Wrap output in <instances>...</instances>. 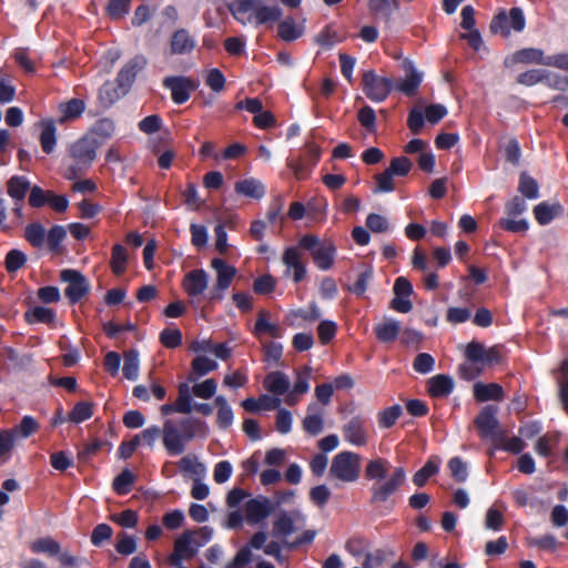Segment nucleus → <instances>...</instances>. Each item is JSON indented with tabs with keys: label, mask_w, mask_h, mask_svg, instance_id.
I'll return each mask as SVG.
<instances>
[{
	"label": "nucleus",
	"mask_w": 568,
	"mask_h": 568,
	"mask_svg": "<svg viewBox=\"0 0 568 568\" xmlns=\"http://www.w3.org/2000/svg\"><path fill=\"white\" fill-rule=\"evenodd\" d=\"M389 469V462L382 457L369 460L365 467V477L372 481L369 493L373 504L387 503L406 480L404 467H396L392 473Z\"/></svg>",
	"instance_id": "1"
},
{
	"label": "nucleus",
	"mask_w": 568,
	"mask_h": 568,
	"mask_svg": "<svg viewBox=\"0 0 568 568\" xmlns=\"http://www.w3.org/2000/svg\"><path fill=\"white\" fill-rule=\"evenodd\" d=\"M207 436L206 422L197 417L169 418L163 424V446L170 455H180L185 450L187 443L194 438H206Z\"/></svg>",
	"instance_id": "2"
},
{
	"label": "nucleus",
	"mask_w": 568,
	"mask_h": 568,
	"mask_svg": "<svg viewBox=\"0 0 568 568\" xmlns=\"http://www.w3.org/2000/svg\"><path fill=\"white\" fill-rule=\"evenodd\" d=\"M227 8L242 26L257 27L275 22L282 17V9L278 6H267L264 0H233Z\"/></svg>",
	"instance_id": "3"
},
{
	"label": "nucleus",
	"mask_w": 568,
	"mask_h": 568,
	"mask_svg": "<svg viewBox=\"0 0 568 568\" xmlns=\"http://www.w3.org/2000/svg\"><path fill=\"white\" fill-rule=\"evenodd\" d=\"M212 535L209 527L183 531L174 541L173 552L169 556L170 564L181 567L184 560L193 558L212 539Z\"/></svg>",
	"instance_id": "4"
},
{
	"label": "nucleus",
	"mask_w": 568,
	"mask_h": 568,
	"mask_svg": "<svg viewBox=\"0 0 568 568\" xmlns=\"http://www.w3.org/2000/svg\"><path fill=\"white\" fill-rule=\"evenodd\" d=\"M298 246L311 253L314 264L321 271H328L334 265L336 246L332 241H321L315 235L306 234L298 240Z\"/></svg>",
	"instance_id": "5"
},
{
	"label": "nucleus",
	"mask_w": 568,
	"mask_h": 568,
	"mask_svg": "<svg viewBox=\"0 0 568 568\" xmlns=\"http://www.w3.org/2000/svg\"><path fill=\"white\" fill-rule=\"evenodd\" d=\"M361 460L354 452H341L333 457L328 475L342 483H354L359 478Z\"/></svg>",
	"instance_id": "6"
},
{
	"label": "nucleus",
	"mask_w": 568,
	"mask_h": 568,
	"mask_svg": "<svg viewBox=\"0 0 568 568\" xmlns=\"http://www.w3.org/2000/svg\"><path fill=\"white\" fill-rule=\"evenodd\" d=\"M304 524L305 515L301 510H280L272 521L271 535L273 538L284 541V545L290 546L285 539L302 528Z\"/></svg>",
	"instance_id": "7"
},
{
	"label": "nucleus",
	"mask_w": 568,
	"mask_h": 568,
	"mask_svg": "<svg viewBox=\"0 0 568 568\" xmlns=\"http://www.w3.org/2000/svg\"><path fill=\"white\" fill-rule=\"evenodd\" d=\"M497 413V406L487 405L481 408L475 419L479 436L485 440L496 443L505 442L506 439V432L499 425Z\"/></svg>",
	"instance_id": "8"
},
{
	"label": "nucleus",
	"mask_w": 568,
	"mask_h": 568,
	"mask_svg": "<svg viewBox=\"0 0 568 568\" xmlns=\"http://www.w3.org/2000/svg\"><path fill=\"white\" fill-rule=\"evenodd\" d=\"M211 266L216 273V282L209 291L207 300L210 302L222 301L237 271L234 266L217 257L212 260Z\"/></svg>",
	"instance_id": "9"
},
{
	"label": "nucleus",
	"mask_w": 568,
	"mask_h": 568,
	"mask_svg": "<svg viewBox=\"0 0 568 568\" xmlns=\"http://www.w3.org/2000/svg\"><path fill=\"white\" fill-rule=\"evenodd\" d=\"M526 27V19L524 11L514 7L507 13L500 11L490 23V31L493 33H499L504 37H508L511 31L521 32Z\"/></svg>",
	"instance_id": "10"
},
{
	"label": "nucleus",
	"mask_w": 568,
	"mask_h": 568,
	"mask_svg": "<svg viewBox=\"0 0 568 568\" xmlns=\"http://www.w3.org/2000/svg\"><path fill=\"white\" fill-rule=\"evenodd\" d=\"M101 145L102 141L85 134L70 145L69 152L80 169H88L95 160L97 151Z\"/></svg>",
	"instance_id": "11"
},
{
	"label": "nucleus",
	"mask_w": 568,
	"mask_h": 568,
	"mask_svg": "<svg viewBox=\"0 0 568 568\" xmlns=\"http://www.w3.org/2000/svg\"><path fill=\"white\" fill-rule=\"evenodd\" d=\"M362 82L365 95L376 103L385 101L394 89L392 79L379 77L372 70L364 72Z\"/></svg>",
	"instance_id": "12"
},
{
	"label": "nucleus",
	"mask_w": 568,
	"mask_h": 568,
	"mask_svg": "<svg viewBox=\"0 0 568 568\" xmlns=\"http://www.w3.org/2000/svg\"><path fill=\"white\" fill-rule=\"evenodd\" d=\"M275 510V504L267 497L258 495L248 499L244 505L245 520L255 526L263 523Z\"/></svg>",
	"instance_id": "13"
},
{
	"label": "nucleus",
	"mask_w": 568,
	"mask_h": 568,
	"mask_svg": "<svg viewBox=\"0 0 568 568\" xmlns=\"http://www.w3.org/2000/svg\"><path fill=\"white\" fill-rule=\"evenodd\" d=\"M163 87L171 91V98L175 104H183L196 90L197 83L187 77L172 75L164 78Z\"/></svg>",
	"instance_id": "14"
},
{
	"label": "nucleus",
	"mask_w": 568,
	"mask_h": 568,
	"mask_svg": "<svg viewBox=\"0 0 568 568\" xmlns=\"http://www.w3.org/2000/svg\"><path fill=\"white\" fill-rule=\"evenodd\" d=\"M60 277L68 284L64 294L71 303L79 302L89 292L90 284L79 271L63 270Z\"/></svg>",
	"instance_id": "15"
},
{
	"label": "nucleus",
	"mask_w": 568,
	"mask_h": 568,
	"mask_svg": "<svg viewBox=\"0 0 568 568\" xmlns=\"http://www.w3.org/2000/svg\"><path fill=\"white\" fill-rule=\"evenodd\" d=\"M555 54L554 55H545L541 49L537 48H525L516 51L513 55L507 57L505 59L506 67H513L517 63H535L546 67H554Z\"/></svg>",
	"instance_id": "16"
},
{
	"label": "nucleus",
	"mask_w": 568,
	"mask_h": 568,
	"mask_svg": "<svg viewBox=\"0 0 568 568\" xmlns=\"http://www.w3.org/2000/svg\"><path fill=\"white\" fill-rule=\"evenodd\" d=\"M301 250L298 245L288 246L282 255V262L286 266L285 274L292 275L295 283L302 282L307 273Z\"/></svg>",
	"instance_id": "17"
},
{
	"label": "nucleus",
	"mask_w": 568,
	"mask_h": 568,
	"mask_svg": "<svg viewBox=\"0 0 568 568\" xmlns=\"http://www.w3.org/2000/svg\"><path fill=\"white\" fill-rule=\"evenodd\" d=\"M402 70L405 72V78L399 80L394 88L407 97L414 95L423 81V72L418 71L415 63L405 58L400 63Z\"/></svg>",
	"instance_id": "18"
},
{
	"label": "nucleus",
	"mask_w": 568,
	"mask_h": 568,
	"mask_svg": "<svg viewBox=\"0 0 568 568\" xmlns=\"http://www.w3.org/2000/svg\"><path fill=\"white\" fill-rule=\"evenodd\" d=\"M145 60L143 57H134L129 60L119 71L116 83L122 94H126L131 89L138 73L144 68Z\"/></svg>",
	"instance_id": "19"
},
{
	"label": "nucleus",
	"mask_w": 568,
	"mask_h": 568,
	"mask_svg": "<svg viewBox=\"0 0 568 568\" xmlns=\"http://www.w3.org/2000/svg\"><path fill=\"white\" fill-rule=\"evenodd\" d=\"M210 276L203 268L192 270L185 274L182 286L189 296L202 295L209 287Z\"/></svg>",
	"instance_id": "20"
},
{
	"label": "nucleus",
	"mask_w": 568,
	"mask_h": 568,
	"mask_svg": "<svg viewBox=\"0 0 568 568\" xmlns=\"http://www.w3.org/2000/svg\"><path fill=\"white\" fill-rule=\"evenodd\" d=\"M344 439L353 446L362 447L367 444V432L361 417H353L343 426Z\"/></svg>",
	"instance_id": "21"
},
{
	"label": "nucleus",
	"mask_w": 568,
	"mask_h": 568,
	"mask_svg": "<svg viewBox=\"0 0 568 568\" xmlns=\"http://www.w3.org/2000/svg\"><path fill=\"white\" fill-rule=\"evenodd\" d=\"M322 316L321 308L315 304L311 303L307 308L291 310L285 320L292 327H302L304 322L314 323Z\"/></svg>",
	"instance_id": "22"
},
{
	"label": "nucleus",
	"mask_w": 568,
	"mask_h": 568,
	"mask_svg": "<svg viewBox=\"0 0 568 568\" xmlns=\"http://www.w3.org/2000/svg\"><path fill=\"white\" fill-rule=\"evenodd\" d=\"M263 385L267 392L280 397L288 392L291 381L283 372L275 371L265 376Z\"/></svg>",
	"instance_id": "23"
},
{
	"label": "nucleus",
	"mask_w": 568,
	"mask_h": 568,
	"mask_svg": "<svg viewBox=\"0 0 568 568\" xmlns=\"http://www.w3.org/2000/svg\"><path fill=\"white\" fill-rule=\"evenodd\" d=\"M235 192L250 199L261 200L266 194L263 182L255 178H247L235 183Z\"/></svg>",
	"instance_id": "24"
},
{
	"label": "nucleus",
	"mask_w": 568,
	"mask_h": 568,
	"mask_svg": "<svg viewBox=\"0 0 568 568\" xmlns=\"http://www.w3.org/2000/svg\"><path fill=\"white\" fill-rule=\"evenodd\" d=\"M253 334L258 338L264 335L273 338H281L283 336V329L277 323H272L268 321L267 312L261 311L255 322Z\"/></svg>",
	"instance_id": "25"
},
{
	"label": "nucleus",
	"mask_w": 568,
	"mask_h": 568,
	"mask_svg": "<svg viewBox=\"0 0 568 568\" xmlns=\"http://www.w3.org/2000/svg\"><path fill=\"white\" fill-rule=\"evenodd\" d=\"M195 39L185 29L176 30L171 38L172 54H187L195 48Z\"/></svg>",
	"instance_id": "26"
},
{
	"label": "nucleus",
	"mask_w": 568,
	"mask_h": 568,
	"mask_svg": "<svg viewBox=\"0 0 568 568\" xmlns=\"http://www.w3.org/2000/svg\"><path fill=\"white\" fill-rule=\"evenodd\" d=\"M564 206L559 202H540L534 207V215L540 225L549 224L554 219L562 214Z\"/></svg>",
	"instance_id": "27"
},
{
	"label": "nucleus",
	"mask_w": 568,
	"mask_h": 568,
	"mask_svg": "<svg viewBox=\"0 0 568 568\" xmlns=\"http://www.w3.org/2000/svg\"><path fill=\"white\" fill-rule=\"evenodd\" d=\"M454 379L444 374L435 375L428 379V392L433 397H445L454 390Z\"/></svg>",
	"instance_id": "28"
},
{
	"label": "nucleus",
	"mask_w": 568,
	"mask_h": 568,
	"mask_svg": "<svg viewBox=\"0 0 568 568\" xmlns=\"http://www.w3.org/2000/svg\"><path fill=\"white\" fill-rule=\"evenodd\" d=\"M474 396L479 402L500 400L504 397V389L496 383H476L474 385Z\"/></svg>",
	"instance_id": "29"
},
{
	"label": "nucleus",
	"mask_w": 568,
	"mask_h": 568,
	"mask_svg": "<svg viewBox=\"0 0 568 568\" xmlns=\"http://www.w3.org/2000/svg\"><path fill=\"white\" fill-rule=\"evenodd\" d=\"M190 382H192V378H189V382H184L179 385L175 404L178 405L180 414L189 415L194 410V402L192 397L194 394Z\"/></svg>",
	"instance_id": "30"
},
{
	"label": "nucleus",
	"mask_w": 568,
	"mask_h": 568,
	"mask_svg": "<svg viewBox=\"0 0 568 568\" xmlns=\"http://www.w3.org/2000/svg\"><path fill=\"white\" fill-rule=\"evenodd\" d=\"M376 337L384 343L393 342L400 331V323L394 318H386L374 327Z\"/></svg>",
	"instance_id": "31"
},
{
	"label": "nucleus",
	"mask_w": 568,
	"mask_h": 568,
	"mask_svg": "<svg viewBox=\"0 0 568 568\" xmlns=\"http://www.w3.org/2000/svg\"><path fill=\"white\" fill-rule=\"evenodd\" d=\"M214 404L217 407L216 423L219 427L223 429L229 428L234 420V413L231 405L222 395L215 397Z\"/></svg>",
	"instance_id": "32"
},
{
	"label": "nucleus",
	"mask_w": 568,
	"mask_h": 568,
	"mask_svg": "<svg viewBox=\"0 0 568 568\" xmlns=\"http://www.w3.org/2000/svg\"><path fill=\"white\" fill-rule=\"evenodd\" d=\"M40 144L44 153L50 154L57 145V128L52 120L41 122Z\"/></svg>",
	"instance_id": "33"
},
{
	"label": "nucleus",
	"mask_w": 568,
	"mask_h": 568,
	"mask_svg": "<svg viewBox=\"0 0 568 568\" xmlns=\"http://www.w3.org/2000/svg\"><path fill=\"white\" fill-rule=\"evenodd\" d=\"M440 459L437 456L430 457L426 464L413 476V483L417 487H424L427 480L438 473Z\"/></svg>",
	"instance_id": "34"
},
{
	"label": "nucleus",
	"mask_w": 568,
	"mask_h": 568,
	"mask_svg": "<svg viewBox=\"0 0 568 568\" xmlns=\"http://www.w3.org/2000/svg\"><path fill=\"white\" fill-rule=\"evenodd\" d=\"M316 409V404H311L307 407V415L303 420L304 430L312 436L318 435L324 428L323 417Z\"/></svg>",
	"instance_id": "35"
},
{
	"label": "nucleus",
	"mask_w": 568,
	"mask_h": 568,
	"mask_svg": "<svg viewBox=\"0 0 568 568\" xmlns=\"http://www.w3.org/2000/svg\"><path fill=\"white\" fill-rule=\"evenodd\" d=\"M85 110V103L81 99H71L59 105L61 114L60 122H67L78 119Z\"/></svg>",
	"instance_id": "36"
},
{
	"label": "nucleus",
	"mask_w": 568,
	"mask_h": 568,
	"mask_svg": "<svg viewBox=\"0 0 568 568\" xmlns=\"http://www.w3.org/2000/svg\"><path fill=\"white\" fill-rule=\"evenodd\" d=\"M178 465L181 471L194 478H203L206 474L205 465L199 462L197 457L193 455L182 457Z\"/></svg>",
	"instance_id": "37"
},
{
	"label": "nucleus",
	"mask_w": 568,
	"mask_h": 568,
	"mask_svg": "<svg viewBox=\"0 0 568 568\" xmlns=\"http://www.w3.org/2000/svg\"><path fill=\"white\" fill-rule=\"evenodd\" d=\"M304 27L296 23L293 19H285L278 23V37L286 42L294 41L303 36Z\"/></svg>",
	"instance_id": "38"
},
{
	"label": "nucleus",
	"mask_w": 568,
	"mask_h": 568,
	"mask_svg": "<svg viewBox=\"0 0 568 568\" xmlns=\"http://www.w3.org/2000/svg\"><path fill=\"white\" fill-rule=\"evenodd\" d=\"M7 187L13 201H23L30 189V181L26 176L14 175L8 181Z\"/></svg>",
	"instance_id": "39"
},
{
	"label": "nucleus",
	"mask_w": 568,
	"mask_h": 568,
	"mask_svg": "<svg viewBox=\"0 0 568 568\" xmlns=\"http://www.w3.org/2000/svg\"><path fill=\"white\" fill-rule=\"evenodd\" d=\"M24 317L29 324H50L54 322L55 313L49 307L33 306L26 312Z\"/></svg>",
	"instance_id": "40"
},
{
	"label": "nucleus",
	"mask_w": 568,
	"mask_h": 568,
	"mask_svg": "<svg viewBox=\"0 0 568 568\" xmlns=\"http://www.w3.org/2000/svg\"><path fill=\"white\" fill-rule=\"evenodd\" d=\"M140 371V354L136 349H130L124 354L123 375L129 381H136Z\"/></svg>",
	"instance_id": "41"
},
{
	"label": "nucleus",
	"mask_w": 568,
	"mask_h": 568,
	"mask_svg": "<svg viewBox=\"0 0 568 568\" xmlns=\"http://www.w3.org/2000/svg\"><path fill=\"white\" fill-rule=\"evenodd\" d=\"M115 126L112 120L108 118H103L98 120L91 128L90 132L87 135H92L97 138L102 143L111 138L114 133Z\"/></svg>",
	"instance_id": "42"
},
{
	"label": "nucleus",
	"mask_w": 568,
	"mask_h": 568,
	"mask_svg": "<svg viewBox=\"0 0 568 568\" xmlns=\"http://www.w3.org/2000/svg\"><path fill=\"white\" fill-rule=\"evenodd\" d=\"M93 415V404L90 402H79L74 405L68 415V420L74 424L83 423Z\"/></svg>",
	"instance_id": "43"
},
{
	"label": "nucleus",
	"mask_w": 568,
	"mask_h": 568,
	"mask_svg": "<svg viewBox=\"0 0 568 568\" xmlns=\"http://www.w3.org/2000/svg\"><path fill=\"white\" fill-rule=\"evenodd\" d=\"M518 191L528 200H536L539 197V185L537 181L526 172L520 174Z\"/></svg>",
	"instance_id": "44"
},
{
	"label": "nucleus",
	"mask_w": 568,
	"mask_h": 568,
	"mask_svg": "<svg viewBox=\"0 0 568 568\" xmlns=\"http://www.w3.org/2000/svg\"><path fill=\"white\" fill-rule=\"evenodd\" d=\"M403 408L400 405L395 404L389 406L377 414V422L381 428H390L402 415Z\"/></svg>",
	"instance_id": "45"
},
{
	"label": "nucleus",
	"mask_w": 568,
	"mask_h": 568,
	"mask_svg": "<svg viewBox=\"0 0 568 568\" xmlns=\"http://www.w3.org/2000/svg\"><path fill=\"white\" fill-rule=\"evenodd\" d=\"M26 240L34 247H41L45 241V229L39 223H31L24 230Z\"/></svg>",
	"instance_id": "46"
},
{
	"label": "nucleus",
	"mask_w": 568,
	"mask_h": 568,
	"mask_svg": "<svg viewBox=\"0 0 568 568\" xmlns=\"http://www.w3.org/2000/svg\"><path fill=\"white\" fill-rule=\"evenodd\" d=\"M217 389V384L215 379L207 378L201 383H196L192 386V390L194 396L202 398V399H210L212 398Z\"/></svg>",
	"instance_id": "47"
},
{
	"label": "nucleus",
	"mask_w": 568,
	"mask_h": 568,
	"mask_svg": "<svg viewBox=\"0 0 568 568\" xmlns=\"http://www.w3.org/2000/svg\"><path fill=\"white\" fill-rule=\"evenodd\" d=\"M217 367V362L206 356H196L192 361V369L197 376H204Z\"/></svg>",
	"instance_id": "48"
},
{
	"label": "nucleus",
	"mask_w": 568,
	"mask_h": 568,
	"mask_svg": "<svg viewBox=\"0 0 568 568\" xmlns=\"http://www.w3.org/2000/svg\"><path fill=\"white\" fill-rule=\"evenodd\" d=\"M126 264L125 248L121 244H115L112 248L111 267L114 274L120 275L124 272Z\"/></svg>",
	"instance_id": "49"
},
{
	"label": "nucleus",
	"mask_w": 568,
	"mask_h": 568,
	"mask_svg": "<svg viewBox=\"0 0 568 568\" xmlns=\"http://www.w3.org/2000/svg\"><path fill=\"white\" fill-rule=\"evenodd\" d=\"M413 168L412 161L406 156L394 158L387 170L393 176H406Z\"/></svg>",
	"instance_id": "50"
},
{
	"label": "nucleus",
	"mask_w": 568,
	"mask_h": 568,
	"mask_svg": "<svg viewBox=\"0 0 568 568\" xmlns=\"http://www.w3.org/2000/svg\"><path fill=\"white\" fill-rule=\"evenodd\" d=\"M545 77L546 70L532 69L520 73L517 77V82L526 87H532L537 83L544 82Z\"/></svg>",
	"instance_id": "51"
},
{
	"label": "nucleus",
	"mask_w": 568,
	"mask_h": 568,
	"mask_svg": "<svg viewBox=\"0 0 568 568\" xmlns=\"http://www.w3.org/2000/svg\"><path fill=\"white\" fill-rule=\"evenodd\" d=\"M369 10L388 19L396 8V0H368Z\"/></svg>",
	"instance_id": "52"
},
{
	"label": "nucleus",
	"mask_w": 568,
	"mask_h": 568,
	"mask_svg": "<svg viewBox=\"0 0 568 568\" xmlns=\"http://www.w3.org/2000/svg\"><path fill=\"white\" fill-rule=\"evenodd\" d=\"M31 549L33 552H43L55 556L60 551V545L51 538H41L32 544Z\"/></svg>",
	"instance_id": "53"
},
{
	"label": "nucleus",
	"mask_w": 568,
	"mask_h": 568,
	"mask_svg": "<svg viewBox=\"0 0 568 568\" xmlns=\"http://www.w3.org/2000/svg\"><path fill=\"white\" fill-rule=\"evenodd\" d=\"M413 367L419 374H428L435 368V358L428 353H420L415 357Z\"/></svg>",
	"instance_id": "54"
},
{
	"label": "nucleus",
	"mask_w": 568,
	"mask_h": 568,
	"mask_svg": "<svg viewBox=\"0 0 568 568\" xmlns=\"http://www.w3.org/2000/svg\"><path fill=\"white\" fill-rule=\"evenodd\" d=\"M27 262V256L19 250H11L6 256V268L13 273L20 270Z\"/></svg>",
	"instance_id": "55"
},
{
	"label": "nucleus",
	"mask_w": 568,
	"mask_h": 568,
	"mask_svg": "<svg viewBox=\"0 0 568 568\" xmlns=\"http://www.w3.org/2000/svg\"><path fill=\"white\" fill-rule=\"evenodd\" d=\"M448 468L453 478L456 481L464 483L468 477L467 464L464 463L459 457H453L448 462Z\"/></svg>",
	"instance_id": "56"
},
{
	"label": "nucleus",
	"mask_w": 568,
	"mask_h": 568,
	"mask_svg": "<svg viewBox=\"0 0 568 568\" xmlns=\"http://www.w3.org/2000/svg\"><path fill=\"white\" fill-rule=\"evenodd\" d=\"M393 175L386 169L384 172L375 175L376 186L374 193H389L393 192L395 186L393 183Z\"/></svg>",
	"instance_id": "57"
},
{
	"label": "nucleus",
	"mask_w": 568,
	"mask_h": 568,
	"mask_svg": "<svg viewBox=\"0 0 568 568\" xmlns=\"http://www.w3.org/2000/svg\"><path fill=\"white\" fill-rule=\"evenodd\" d=\"M133 480V474L129 469H125L114 478L113 488L118 494L124 495L129 493Z\"/></svg>",
	"instance_id": "58"
},
{
	"label": "nucleus",
	"mask_w": 568,
	"mask_h": 568,
	"mask_svg": "<svg viewBox=\"0 0 568 568\" xmlns=\"http://www.w3.org/2000/svg\"><path fill=\"white\" fill-rule=\"evenodd\" d=\"M372 277L373 270L368 267L358 275L356 282L352 286H349L348 290L357 296H363L367 290L368 283L371 282Z\"/></svg>",
	"instance_id": "59"
},
{
	"label": "nucleus",
	"mask_w": 568,
	"mask_h": 568,
	"mask_svg": "<svg viewBox=\"0 0 568 568\" xmlns=\"http://www.w3.org/2000/svg\"><path fill=\"white\" fill-rule=\"evenodd\" d=\"M485 354L486 347L481 343L476 341L470 342L465 351L466 358L469 362H475L480 365H483L484 363Z\"/></svg>",
	"instance_id": "60"
},
{
	"label": "nucleus",
	"mask_w": 568,
	"mask_h": 568,
	"mask_svg": "<svg viewBox=\"0 0 568 568\" xmlns=\"http://www.w3.org/2000/svg\"><path fill=\"white\" fill-rule=\"evenodd\" d=\"M136 538L134 536H130L123 534L119 536V540L115 545V549L120 555L129 556L136 551Z\"/></svg>",
	"instance_id": "61"
},
{
	"label": "nucleus",
	"mask_w": 568,
	"mask_h": 568,
	"mask_svg": "<svg viewBox=\"0 0 568 568\" xmlns=\"http://www.w3.org/2000/svg\"><path fill=\"white\" fill-rule=\"evenodd\" d=\"M122 95V91L119 90V88L114 89L112 83L110 82L104 83L99 91V97L105 105L114 103Z\"/></svg>",
	"instance_id": "62"
},
{
	"label": "nucleus",
	"mask_w": 568,
	"mask_h": 568,
	"mask_svg": "<svg viewBox=\"0 0 568 568\" xmlns=\"http://www.w3.org/2000/svg\"><path fill=\"white\" fill-rule=\"evenodd\" d=\"M233 473V466L229 460L219 462L213 471V478L217 484L227 481Z\"/></svg>",
	"instance_id": "63"
},
{
	"label": "nucleus",
	"mask_w": 568,
	"mask_h": 568,
	"mask_svg": "<svg viewBox=\"0 0 568 568\" xmlns=\"http://www.w3.org/2000/svg\"><path fill=\"white\" fill-rule=\"evenodd\" d=\"M544 82L555 90L566 91L568 90V75H562L558 73H554L546 70V77Z\"/></svg>",
	"instance_id": "64"
}]
</instances>
